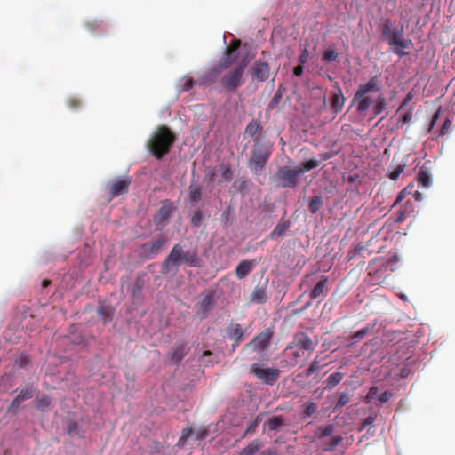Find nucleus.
<instances>
[{
    "instance_id": "f257e3e1",
    "label": "nucleus",
    "mask_w": 455,
    "mask_h": 455,
    "mask_svg": "<svg viewBox=\"0 0 455 455\" xmlns=\"http://www.w3.org/2000/svg\"><path fill=\"white\" fill-rule=\"evenodd\" d=\"M240 45L241 41L239 39L232 40L230 44L225 49L222 57L211 68L210 76H217L222 72L228 70L221 79L222 85H240L243 83V77L248 62L245 58L236 62Z\"/></svg>"
},
{
    "instance_id": "f03ea898",
    "label": "nucleus",
    "mask_w": 455,
    "mask_h": 455,
    "mask_svg": "<svg viewBox=\"0 0 455 455\" xmlns=\"http://www.w3.org/2000/svg\"><path fill=\"white\" fill-rule=\"evenodd\" d=\"M318 342L313 340L305 331H297L293 334L291 341L281 354L280 365L282 368H293L300 360L311 355Z\"/></svg>"
},
{
    "instance_id": "7ed1b4c3",
    "label": "nucleus",
    "mask_w": 455,
    "mask_h": 455,
    "mask_svg": "<svg viewBox=\"0 0 455 455\" xmlns=\"http://www.w3.org/2000/svg\"><path fill=\"white\" fill-rule=\"evenodd\" d=\"M202 262L196 250L184 251L180 243H176L162 262L161 273L168 275L173 268L177 271L182 263H186L189 267H202Z\"/></svg>"
},
{
    "instance_id": "20e7f679",
    "label": "nucleus",
    "mask_w": 455,
    "mask_h": 455,
    "mask_svg": "<svg viewBox=\"0 0 455 455\" xmlns=\"http://www.w3.org/2000/svg\"><path fill=\"white\" fill-rule=\"evenodd\" d=\"M175 140L174 132L169 127L161 125L151 134L147 148L156 159H162L170 152Z\"/></svg>"
},
{
    "instance_id": "39448f33",
    "label": "nucleus",
    "mask_w": 455,
    "mask_h": 455,
    "mask_svg": "<svg viewBox=\"0 0 455 455\" xmlns=\"http://www.w3.org/2000/svg\"><path fill=\"white\" fill-rule=\"evenodd\" d=\"M358 102L357 110L363 112L372 106L375 116L383 112L386 108V100L379 92V87H360L354 97Z\"/></svg>"
},
{
    "instance_id": "423d86ee",
    "label": "nucleus",
    "mask_w": 455,
    "mask_h": 455,
    "mask_svg": "<svg viewBox=\"0 0 455 455\" xmlns=\"http://www.w3.org/2000/svg\"><path fill=\"white\" fill-rule=\"evenodd\" d=\"M303 173L299 166L291 168L288 165L281 166L271 178V181L277 188H294L299 184V177Z\"/></svg>"
},
{
    "instance_id": "0eeeda50",
    "label": "nucleus",
    "mask_w": 455,
    "mask_h": 455,
    "mask_svg": "<svg viewBox=\"0 0 455 455\" xmlns=\"http://www.w3.org/2000/svg\"><path fill=\"white\" fill-rule=\"evenodd\" d=\"M274 331L270 328L265 329L263 331L256 335L251 341L243 347V352H255L262 361L268 357V350L271 346Z\"/></svg>"
},
{
    "instance_id": "6e6552de",
    "label": "nucleus",
    "mask_w": 455,
    "mask_h": 455,
    "mask_svg": "<svg viewBox=\"0 0 455 455\" xmlns=\"http://www.w3.org/2000/svg\"><path fill=\"white\" fill-rule=\"evenodd\" d=\"M255 140L256 143L253 146L251 156L248 163V167L252 172L257 174L260 172L265 167L271 152L267 145L260 143L259 138H257Z\"/></svg>"
},
{
    "instance_id": "1a4fd4ad",
    "label": "nucleus",
    "mask_w": 455,
    "mask_h": 455,
    "mask_svg": "<svg viewBox=\"0 0 455 455\" xmlns=\"http://www.w3.org/2000/svg\"><path fill=\"white\" fill-rule=\"evenodd\" d=\"M167 242L168 237L164 234H161L154 240L141 244L139 248V256L146 259H151L164 250Z\"/></svg>"
},
{
    "instance_id": "9d476101",
    "label": "nucleus",
    "mask_w": 455,
    "mask_h": 455,
    "mask_svg": "<svg viewBox=\"0 0 455 455\" xmlns=\"http://www.w3.org/2000/svg\"><path fill=\"white\" fill-rule=\"evenodd\" d=\"M387 42L389 46H392L393 52L400 57L404 56L406 53L403 52L404 49H410L412 47V41L411 39L403 38V29L394 28L387 37Z\"/></svg>"
},
{
    "instance_id": "9b49d317",
    "label": "nucleus",
    "mask_w": 455,
    "mask_h": 455,
    "mask_svg": "<svg viewBox=\"0 0 455 455\" xmlns=\"http://www.w3.org/2000/svg\"><path fill=\"white\" fill-rule=\"evenodd\" d=\"M250 373L253 374L262 383L272 386L277 381L281 371L275 368H265L259 363H252Z\"/></svg>"
},
{
    "instance_id": "f8f14e48",
    "label": "nucleus",
    "mask_w": 455,
    "mask_h": 455,
    "mask_svg": "<svg viewBox=\"0 0 455 455\" xmlns=\"http://www.w3.org/2000/svg\"><path fill=\"white\" fill-rule=\"evenodd\" d=\"M249 75L253 82H266L271 76L270 67L267 62L258 60L249 69Z\"/></svg>"
},
{
    "instance_id": "ddd939ff",
    "label": "nucleus",
    "mask_w": 455,
    "mask_h": 455,
    "mask_svg": "<svg viewBox=\"0 0 455 455\" xmlns=\"http://www.w3.org/2000/svg\"><path fill=\"white\" fill-rule=\"evenodd\" d=\"M214 291H210L204 299L196 306V315L201 318H206L209 312L215 307Z\"/></svg>"
},
{
    "instance_id": "4468645a",
    "label": "nucleus",
    "mask_w": 455,
    "mask_h": 455,
    "mask_svg": "<svg viewBox=\"0 0 455 455\" xmlns=\"http://www.w3.org/2000/svg\"><path fill=\"white\" fill-rule=\"evenodd\" d=\"M132 183L130 177L118 178L114 180L108 186L111 197H116L126 194Z\"/></svg>"
},
{
    "instance_id": "2eb2a0df",
    "label": "nucleus",
    "mask_w": 455,
    "mask_h": 455,
    "mask_svg": "<svg viewBox=\"0 0 455 455\" xmlns=\"http://www.w3.org/2000/svg\"><path fill=\"white\" fill-rule=\"evenodd\" d=\"M413 98L412 92H409L406 97L403 99L400 108H398V112L405 111L403 114L402 117V125L407 124L411 121L413 116V105L411 104V101Z\"/></svg>"
},
{
    "instance_id": "dca6fc26",
    "label": "nucleus",
    "mask_w": 455,
    "mask_h": 455,
    "mask_svg": "<svg viewBox=\"0 0 455 455\" xmlns=\"http://www.w3.org/2000/svg\"><path fill=\"white\" fill-rule=\"evenodd\" d=\"M258 264V261L254 259L251 260L244 259L242 260L235 268V275L239 280L246 277Z\"/></svg>"
},
{
    "instance_id": "f3484780",
    "label": "nucleus",
    "mask_w": 455,
    "mask_h": 455,
    "mask_svg": "<svg viewBox=\"0 0 455 455\" xmlns=\"http://www.w3.org/2000/svg\"><path fill=\"white\" fill-rule=\"evenodd\" d=\"M173 211L172 203L169 200L163 202V205L155 215V222L156 224H164L170 218Z\"/></svg>"
},
{
    "instance_id": "a211bd4d",
    "label": "nucleus",
    "mask_w": 455,
    "mask_h": 455,
    "mask_svg": "<svg viewBox=\"0 0 455 455\" xmlns=\"http://www.w3.org/2000/svg\"><path fill=\"white\" fill-rule=\"evenodd\" d=\"M245 331L239 323H232L228 329V336L234 340L232 349L235 350L243 339Z\"/></svg>"
},
{
    "instance_id": "6ab92c4d",
    "label": "nucleus",
    "mask_w": 455,
    "mask_h": 455,
    "mask_svg": "<svg viewBox=\"0 0 455 455\" xmlns=\"http://www.w3.org/2000/svg\"><path fill=\"white\" fill-rule=\"evenodd\" d=\"M328 284V277L323 276L322 279L317 282L314 289L310 291L309 297L311 299H316L320 297L324 298L328 291L329 288L327 287Z\"/></svg>"
},
{
    "instance_id": "aec40b11",
    "label": "nucleus",
    "mask_w": 455,
    "mask_h": 455,
    "mask_svg": "<svg viewBox=\"0 0 455 455\" xmlns=\"http://www.w3.org/2000/svg\"><path fill=\"white\" fill-rule=\"evenodd\" d=\"M408 195H412L416 201H421L423 196L420 192L414 190V184L410 183L403 190H401L393 204V207L400 204Z\"/></svg>"
},
{
    "instance_id": "412c9836",
    "label": "nucleus",
    "mask_w": 455,
    "mask_h": 455,
    "mask_svg": "<svg viewBox=\"0 0 455 455\" xmlns=\"http://www.w3.org/2000/svg\"><path fill=\"white\" fill-rule=\"evenodd\" d=\"M188 351L189 349L187 347L186 343L177 344L170 352V359L173 363L178 364L187 355Z\"/></svg>"
},
{
    "instance_id": "4be33fe9",
    "label": "nucleus",
    "mask_w": 455,
    "mask_h": 455,
    "mask_svg": "<svg viewBox=\"0 0 455 455\" xmlns=\"http://www.w3.org/2000/svg\"><path fill=\"white\" fill-rule=\"evenodd\" d=\"M34 389L32 387L22 389L10 405L9 411L15 412L20 403L33 397Z\"/></svg>"
},
{
    "instance_id": "5701e85b",
    "label": "nucleus",
    "mask_w": 455,
    "mask_h": 455,
    "mask_svg": "<svg viewBox=\"0 0 455 455\" xmlns=\"http://www.w3.org/2000/svg\"><path fill=\"white\" fill-rule=\"evenodd\" d=\"M267 300L266 285H257L251 294V302L262 304Z\"/></svg>"
},
{
    "instance_id": "b1692460",
    "label": "nucleus",
    "mask_w": 455,
    "mask_h": 455,
    "mask_svg": "<svg viewBox=\"0 0 455 455\" xmlns=\"http://www.w3.org/2000/svg\"><path fill=\"white\" fill-rule=\"evenodd\" d=\"M344 374L339 371H336L331 374L325 380V389H333L336 386H338L343 379Z\"/></svg>"
},
{
    "instance_id": "393cba45",
    "label": "nucleus",
    "mask_w": 455,
    "mask_h": 455,
    "mask_svg": "<svg viewBox=\"0 0 455 455\" xmlns=\"http://www.w3.org/2000/svg\"><path fill=\"white\" fill-rule=\"evenodd\" d=\"M290 227L289 221L280 222L278 223L275 228L268 235L267 238L275 239V237H282L284 235L285 232Z\"/></svg>"
},
{
    "instance_id": "a878e982",
    "label": "nucleus",
    "mask_w": 455,
    "mask_h": 455,
    "mask_svg": "<svg viewBox=\"0 0 455 455\" xmlns=\"http://www.w3.org/2000/svg\"><path fill=\"white\" fill-rule=\"evenodd\" d=\"M263 443L260 440H254L241 451V455H255L262 447Z\"/></svg>"
},
{
    "instance_id": "bb28decb",
    "label": "nucleus",
    "mask_w": 455,
    "mask_h": 455,
    "mask_svg": "<svg viewBox=\"0 0 455 455\" xmlns=\"http://www.w3.org/2000/svg\"><path fill=\"white\" fill-rule=\"evenodd\" d=\"M369 267V275H377L379 271H386L387 264L382 259H375L371 261Z\"/></svg>"
},
{
    "instance_id": "cd10ccee",
    "label": "nucleus",
    "mask_w": 455,
    "mask_h": 455,
    "mask_svg": "<svg viewBox=\"0 0 455 455\" xmlns=\"http://www.w3.org/2000/svg\"><path fill=\"white\" fill-rule=\"evenodd\" d=\"M405 167H406L405 163H401V164H398L397 165H391L387 172V177L391 180H394V181L397 180L400 174L404 171Z\"/></svg>"
},
{
    "instance_id": "c85d7f7f",
    "label": "nucleus",
    "mask_w": 455,
    "mask_h": 455,
    "mask_svg": "<svg viewBox=\"0 0 455 455\" xmlns=\"http://www.w3.org/2000/svg\"><path fill=\"white\" fill-rule=\"evenodd\" d=\"M416 179L419 187L428 188L432 183L431 176L426 170L420 169Z\"/></svg>"
},
{
    "instance_id": "c756f323",
    "label": "nucleus",
    "mask_w": 455,
    "mask_h": 455,
    "mask_svg": "<svg viewBox=\"0 0 455 455\" xmlns=\"http://www.w3.org/2000/svg\"><path fill=\"white\" fill-rule=\"evenodd\" d=\"M98 314L102 317L104 323L112 319L114 309L112 307L101 304L97 308Z\"/></svg>"
},
{
    "instance_id": "7c9ffc66",
    "label": "nucleus",
    "mask_w": 455,
    "mask_h": 455,
    "mask_svg": "<svg viewBox=\"0 0 455 455\" xmlns=\"http://www.w3.org/2000/svg\"><path fill=\"white\" fill-rule=\"evenodd\" d=\"M269 431H277L284 425V418L283 416H275L270 418L267 422Z\"/></svg>"
},
{
    "instance_id": "2f4dec72",
    "label": "nucleus",
    "mask_w": 455,
    "mask_h": 455,
    "mask_svg": "<svg viewBox=\"0 0 455 455\" xmlns=\"http://www.w3.org/2000/svg\"><path fill=\"white\" fill-rule=\"evenodd\" d=\"M323 205V198L320 196H315L310 198L308 204L309 212L312 214L316 213Z\"/></svg>"
},
{
    "instance_id": "473e14b6",
    "label": "nucleus",
    "mask_w": 455,
    "mask_h": 455,
    "mask_svg": "<svg viewBox=\"0 0 455 455\" xmlns=\"http://www.w3.org/2000/svg\"><path fill=\"white\" fill-rule=\"evenodd\" d=\"M371 331L370 327H364L357 331H355L353 335L350 337V346H353L356 343H358L361 339H363L367 334H369Z\"/></svg>"
},
{
    "instance_id": "72a5a7b5",
    "label": "nucleus",
    "mask_w": 455,
    "mask_h": 455,
    "mask_svg": "<svg viewBox=\"0 0 455 455\" xmlns=\"http://www.w3.org/2000/svg\"><path fill=\"white\" fill-rule=\"evenodd\" d=\"M217 356L214 355L210 350H206L204 352L201 363L204 366H212L217 363Z\"/></svg>"
},
{
    "instance_id": "f704fd0d",
    "label": "nucleus",
    "mask_w": 455,
    "mask_h": 455,
    "mask_svg": "<svg viewBox=\"0 0 455 455\" xmlns=\"http://www.w3.org/2000/svg\"><path fill=\"white\" fill-rule=\"evenodd\" d=\"M261 129L260 124L258 120L252 119L245 128V133L250 137H254L258 132Z\"/></svg>"
},
{
    "instance_id": "c9c22d12",
    "label": "nucleus",
    "mask_w": 455,
    "mask_h": 455,
    "mask_svg": "<svg viewBox=\"0 0 455 455\" xmlns=\"http://www.w3.org/2000/svg\"><path fill=\"white\" fill-rule=\"evenodd\" d=\"M189 201L191 203H196L201 199V187L194 186L191 184L189 186Z\"/></svg>"
},
{
    "instance_id": "e433bc0d",
    "label": "nucleus",
    "mask_w": 455,
    "mask_h": 455,
    "mask_svg": "<svg viewBox=\"0 0 455 455\" xmlns=\"http://www.w3.org/2000/svg\"><path fill=\"white\" fill-rule=\"evenodd\" d=\"M338 59V53L334 49H327L324 51L322 61L324 63H331L333 61H336Z\"/></svg>"
},
{
    "instance_id": "4c0bfd02",
    "label": "nucleus",
    "mask_w": 455,
    "mask_h": 455,
    "mask_svg": "<svg viewBox=\"0 0 455 455\" xmlns=\"http://www.w3.org/2000/svg\"><path fill=\"white\" fill-rule=\"evenodd\" d=\"M321 370L320 360L318 356H316L311 363L309 367L305 371V377L308 378L313 375L315 372Z\"/></svg>"
},
{
    "instance_id": "58836bf2",
    "label": "nucleus",
    "mask_w": 455,
    "mask_h": 455,
    "mask_svg": "<svg viewBox=\"0 0 455 455\" xmlns=\"http://www.w3.org/2000/svg\"><path fill=\"white\" fill-rule=\"evenodd\" d=\"M345 102V98L341 92L339 94H335L332 98L331 105L335 112L340 111Z\"/></svg>"
},
{
    "instance_id": "ea45409f",
    "label": "nucleus",
    "mask_w": 455,
    "mask_h": 455,
    "mask_svg": "<svg viewBox=\"0 0 455 455\" xmlns=\"http://www.w3.org/2000/svg\"><path fill=\"white\" fill-rule=\"evenodd\" d=\"M284 91H285V87L278 88L277 92H275V96L273 97V99L271 100V101L269 102V104L267 106L268 109L275 108L280 103Z\"/></svg>"
},
{
    "instance_id": "a19ab883",
    "label": "nucleus",
    "mask_w": 455,
    "mask_h": 455,
    "mask_svg": "<svg viewBox=\"0 0 455 455\" xmlns=\"http://www.w3.org/2000/svg\"><path fill=\"white\" fill-rule=\"evenodd\" d=\"M51 405V399L47 395H43L36 400V408L42 411H45Z\"/></svg>"
},
{
    "instance_id": "79ce46f5",
    "label": "nucleus",
    "mask_w": 455,
    "mask_h": 455,
    "mask_svg": "<svg viewBox=\"0 0 455 455\" xmlns=\"http://www.w3.org/2000/svg\"><path fill=\"white\" fill-rule=\"evenodd\" d=\"M350 401V396L347 393H342L339 395L337 403H335L334 410L340 409L347 404Z\"/></svg>"
},
{
    "instance_id": "37998d69",
    "label": "nucleus",
    "mask_w": 455,
    "mask_h": 455,
    "mask_svg": "<svg viewBox=\"0 0 455 455\" xmlns=\"http://www.w3.org/2000/svg\"><path fill=\"white\" fill-rule=\"evenodd\" d=\"M317 411V404L313 402H308L305 403V411L304 414L307 417L312 416Z\"/></svg>"
},
{
    "instance_id": "c03bdc74",
    "label": "nucleus",
    "mask_w": 455,
    "mask_h": 455,
    "mask_svg": "<svg viewBox=\"0 0 455 455\" xmlns=\"http://www.w3.org/2000/svg\"><path fill=\"white\" fill-rule=\"evenodd\" d=\"M319 165V161L316 160V159H310L308 161H306L302 164V170H303V172L306 171H310L314 168H316L317 166Z\"/></svg>"
},
{
    "instance_id": "a18cd8bd",
    "label": "nucleus",
    "mask_w": 455,
    "mask_h": 455,
    "mask_svg": "<svg viewBox=\"0 0 455 455\" xmlns=\"http://www.w3.org/2000/svg\"><path fill=\"white\" fill-rule=\"evenodd\" d=\"M334 427L332 425H327L325 427H319L318 435L320 438L331 435L333 432Z\"/></svg>"
},
{
    "instance_id": "49530a36",
    "label": "nucleus",
    "mask_w": 455,
    "mask_h": 455,
    "mask_svg": "<svg viewBox=\"0 0 455 455\" xmlns=\"http://www.w3.org/2000/svg\"><path fill=\"white\" fill-rule=\"evenodd\" d=\"M409 205V201L406 202V204L402 207V209L399 212V215L397 218V222H402L405 218H407L411 212H412V210L407 211V206Z\"/></svg>"
},
{
    "instance_id": "de8ad7c7",
    "label": "nucleus",
    "mask_w": 455,
    "mask_h": 455,
    "mask_svg": "<svg viewBox=\"0 0 455 455\" xmlns=\"http://www.w3.org/2000/svg\"><path fill=\"white\" fill-rule=\"evenodd\" d=\"M221 178L224 181H230L232 180V171L229 166L222 165L221 166Z\"/></svg>"
},
{
    "instance_id": "09e8293b",
    "label": "nucleus",
    "mask_w": 455,
    "mask_h": 455,
    "mask_svg": "<svg viewBox=\"0 0 455 455\" xmlns=\"http://www.w3.org/2000/svg\"><path fill=\"white\" fill-rule=\"evenodd\" d=\"M259 424V419L257 417L253 420H251L244 433V436L250 434H253L256 431V428L258 427Z\"/></svg>"
},
{
    "instance_id": "8fccbe9b",
    "label": "nucleus",
    "mask_w": 455,
    "mask_h": 455,
    "mask_svg": "<svg viewBox=\"0 0 455 455\" xmlns=\"http://www.w3.org/2000/svg\"><path fill=\"white\" fill-rule=\"evenodd\" d=\"M379 394V388L377 387H371L365 397V402H371Z\"/></svg>"
},
{
    "instance_id": "3c124183",
    "label": "nucleus",
    "mask_w": 455,
    "mask_h": 455,
    "mask_svg": "<svg viewBox=\"0 0 455 455\" xmlns=\"http://www.w3.org/2000/svg\"><path fill=\"white\" fill-rule=\"evenodd\" d=\"M393 29L390 28V22L389 20H386V22L383 24L381 28V34L383 37L387 40V37L390 36Z\"/></svg>"
},
{
    "instance_id": "603ef678",
    "label": "nucleus",
    "mask_w": 455,
    "mask_h": 455,
    "mask_svg": "<svg viewBox=\"0 0 455 455\" xmlns=\"http://www.w3.org/2000/svg\"><path fill=\"white\" fill-rule=\"evenodd\" d=\"M451 122L446 118L439 131L438 136H444L445 134H447L449 130L451 129Z\"/></svg>"
},
{
    "instance_id": "864d4df0",
    "label": "nucleus",
    "mask_w": 455,
    "mask_h": 455,
    "mask_svg": "<svg viewBox=\"0 0 455 455\" xmlns=\"http://www.w3.org/2000/svg\"><path fill=\"white\" fill-rule=\"evenodd\" d=\"M343 438L340 435L334 436L328 443V449L330 451L334 450L341 442Z\"/></svg>"
},
{
    "instance_id": "5fc2aeb1",
    "label": "nucleus",
    "mask_w": 455,
    "mask_h": 455,
    "mask_svg": "<svg viewBox=\"0 0 455 455\" xmlns=\"http://www.w3.org/2000/svg\"><path fill=\"white\" fill-rule=\"evenodd\" d=\"M203 219L202 213L200 211L196 212L191 218V224L193 226H199Z\"/></svg>"
},
{
    "instance_id": "6e6d98bb",
    "label": "nucleus",
    "mask_w": 455,
    "mask_h": 455,
    "mask_svg": "<svg viewBox=\"0 0 455 455\" xmlns=\"http://www.w3.org/2000/svg\"><path fill=\"white\" fill-rule=\"evenodd\" d=\"M440 114H441V108H439L432 116L431 118V121H430V124H429V127H428V132H431L433 131V128L434 126L435 125L437 120L439 119V116H440Z\"/></svg>"
},
{
    "instance_id": "4d7b16f0",
    "label": "nucleus",
    "mask_w": 455,
    "mask_h": 455,
    "mask_svg": "<svg viewBox=\"0 0 455 455\" xmlns=\"http://www.w3.org/2000/svg\"><path fill=\"white\" fill-rule=\"evenodd\" d=\"M68 434L70 435L78 434V426L76 422H70L68 426Z\"/></svg>"
},
{
    "instance_id": "13d9d810",
    "label": "nucleus",
    "mask_w": 455,
    "mask_h": 455,
    "mask_svg": "<svg viewBox=\"0 0 455 455\" xmlns=\"http://www.w3.org/2000/svg\"><path fill=\"white\" fill-rule=\"evenodd\" d=\"M376 419V416H369L367 417L363 421V423L361 424L360 427H359V430L362 431L367 426H370L371 425L374 420Z\"/></svg>"
},
{
    "instance_id": "bf43d9fd",
    "label": "nucleus",
    "mask_w": 455,
    "mask_h": 455,
    "mask_svg": "<svg viewBox=\"0 0 455 455\" xmlns=\"http://www.w3.org/2000/svg\"><path fill=\"white\" fill-rule=\"evenodd\" d=\"M193 433H194V430H193V428H191V427H190V428H185V429H183V431H182V435H181V436L180 437L179 442L180 443V442L185 441V440H186V439H188L189 436H191V435H193Z\"/></svg>"
},
{
    "instance_id": "052dcab7",
    "label": "nucleus",
    "mask_w": 455,
    "mask_h": 455,
    "mask_svg": "<svg viewBox=\"0 0 455 455\" xmlns=\"http://www.w3.org/2000/svg\"><path fill=\"white\" fill-rule=\"evenodd\" d=\"M393 394L392 392L390 391H385L384 393H382L379 397V400L381 404L387 403L391 397H392Z\"/></svg>"
},
{
    "instance_id": "680f3d73",
    "label": "nucleus",
    "mask_w": 455,
    "mask_h": 455,
    "mask_svg": "<svg viewBox=\"0 0 455 455\" xmlns=\"http://www.w3.org/2000/svg\"><path fill=\"white\" fill-rule=\"evenodd\" d=\"M308 59H309V52L307 49L305 48V49H303V51L299 56V63L303 65L308 61Z\"/></svg>"
},
{
    "instance_id": "e2e57ef3",
    "label": "nucleus",
    "mask_w": 455,
    "mask_h": 455,
    "mask_svg": "<svg viewBox=\"0 0 455 455\" xmlns=\"http://www.w3.org/2000/svg\"><path fill=\"white\" fill-rule=\"evenodd\" d=\"M312 279H313V274L306 275V277L304 278V280L301 283V287L310 286Z\"/></svg>"
},
{
    "instance_id": "0e129e2a",
    "label": "nucleus",
    "mask_w": 455,
    "mask_h": 455,
    "mask_svg": "<svg viewBox=\"0 0 455 455\" xmlns=\"http://www.w3.org/2000/svg\"><path fill=\"white\" fill-rule=\"evenodd\" d=\"M207 435H208V430L204 429V430L198 431V432L196 433V438L197 440H201V439L205 438Z\"/></svg>"
},
{
    "instance_id": "69168bd1",
    "label": "nucleus",
    "mask_w": 455,
    "mask_h": 455,
    "mask_svg": "<svg viewBox=\"0 0 455 455\" xmlns=\"http://www.w3.org/2000/svg\"><path fill=\"white\" fill-rule=\"evenodd\" d=\"M303 73V65L299 64L293 68V74L297 76H300Z\"/></svg>"
},
{
    "instance_id": "338daca9",
    "label": "nucleus",
    "mask_w": 455,
    "mask_h": 455,
    "mask_svg": "<svg viewBox=\"0 0 455 455\" xmlns=\"http://www.w3.org/2000/svg\"><path fill=\"white\" fill-rule=\"evenodd\" d=\"M68 106L73 108H77L80 106V100L76 99H70L68 100Z\"/></svg>"
},
{
    "instance_id": "774afa93",
    "label": "nucleus",
    "mask_w": 455,
    "mask_h": 455,
    "mask_svg": "<svg viewBox=\"0 0 455 455\" xmlns=\"http://www.w3.org/2000/svg\"><path fill=\"white\" fill-rule=\"evenodd\" d=\"M99 27V24L97 21H93V22H87L86 23V28L88 30L90 31H93L94 29H96L97 28Z\"/></svg>"
}]
</instances>
